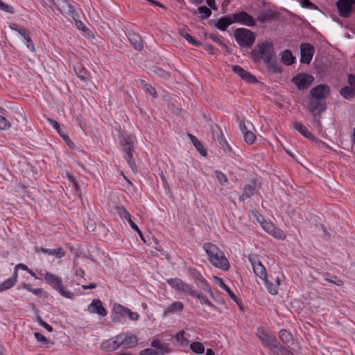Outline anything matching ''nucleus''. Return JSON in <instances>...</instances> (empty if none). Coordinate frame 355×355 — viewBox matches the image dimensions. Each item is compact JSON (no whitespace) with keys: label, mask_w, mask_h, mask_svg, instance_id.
I'll list each match as a JSON object with an SVG mask.
<instances>
[{"label":"nucleus","mask_w":355,"mask_h":355,"mask_svg":"<svg viewBox=\"0 0 355 355\" xmlns=\"http://www.w3.org/2000/svg\"><path fill=\"white\" fill-rule=\"evenodd\" d=\"M257 335L262 344L272 352L274 355H294L287 347L280 346L276 337L270 330L259 327L257 329Z\"/></svg>","instance_id":"1"},{"label":"nucleus","mask_w":355,"mask_h":355,"mask_svg":"<svg viewBox=\"0 0 355 355\" xmlns=\"http://www.w3.org/2000/svg\"><path fill=\"white\" fill-rule=\"evenodd\" d=\"M203 249L209 257L210 262L216 268L226 271L230 268L229 261L224 253L215 245L207 243L203 245Z\"/></svg>","instance_id":"2"},{"label":"nucleus","mask_w":355,"mask_h":355,"mask_svg":"<svg viewBox=\"0 0 355 355\" xmlns=\"http://www.w3.org/2000/svg\"><path fill=\"white\" fill-rule=\"evenodd\" d=\"M135 142V138L130 134L124 132L121 136L120 144L121 150L123 153V157L126 159L128 164L133 172L137 171V165L132 159L133 147Z\"/></svg>","instance_id":"3"},{"label":"nucleus","mask_w":355,"mask_h":355,"mask_svg":"<svg viewBox=\"0 0 355 355\" xmlns=\"http://www.w3.org/2000/svg\"><path fill=\"white\" fill-rule=\"evenodd\" d=\"M252 55L254 61L259 62L262 59L264 63H269L276 58L273 44L268 41L259 44L257 51H254Z\"/></svg>","instance_id":"4"},{"label":"nucleus","mask_w":355,"mask_h":355,"mask_svg":"<svg viewBox=\"0 0 355 355\" xmlns=\"http://www.w3.org/2000/svg\"><path fill=\"white\" fill-rule=\"evenodd\" d=\"M44 279L51 286L59 291L60 295L63 297L69 299L73 297V294L71 291L65 289L62 285V279L58 276L49 272H46L44 274Z\"/></svg>","instance_id":"5"},{"label":"nucleus","mask_w":355,"mask_h":355,"mask_svg":"<svg viewBox=\"0 0 355 355\" xmlns=\"http://www.w3.org/2000/svg\"><path fill=\"white\" fill-rule=\"evenodd\" d=\"M236 42L242 47L250 48L254 42L255 35L247 28H237L234 34Z\"/></svg>","instance_id":"6"},{"label":"nucleus","mask_w":355,"mask_h":355,"mask_svg":"<svg viewBox=\"0 0 355 355\" xmlns=\"http://www.w3.org/2000/svg\"><path fill=\"white\" fill-rule=\"evenodd\" d=\"M248 259L251 263L253 271L256 276L262 280L268 277V273L265 266L261 263V261L256 254H249Z\"/></svg>","instance_id":"7"},{"label":"nucleus","mask_w":355,"mask_h":355,"mask_svg":"<svg viewBox=\"0 0 355 355\" xmlns=\"http://www.w3.org/2000/svg\"><path fill=\"white\" fill-rule=\"evenodd\" d=\"M307 103V110L313 115V117L320 116V114L326 109L324 102L315 98H309Z\"/></svg>","instance_id":"8"},{"label":"nucleus","mask_w":355,"mask_h":355,"mask_svg":"<svg viewBox=\"0 0 355 355\" xmlns=\"http://www.w3.org/2000/svg\"><path fill=\"white\" fill-rule=\"evenodd\" d=\"M58 8V10L63 15L69 16L75 19L76 16L73 6L67 0H51Z\"/></svg>","instance_id":"9"},{"label":"nucleus","mask_w":355,"mask_h":355,"mask_svg":"<svg viewBox=\"0 0 355 355\" xmlns=\"http://www.w3.org/2000/svg\"><path fill=\"white\" fill-rule=\"evenodd\" d=\"M313 80V77L309 74L299 73L292 78L291 82L296 85L298 89H305L311 85Z\"/></svg>","instance_id":"10"},{"label":"nucleus","mask_w":355,"mask_h":355,"mask_svg":"<svg viewBox=\"0 0 355 355\" xmlns=\"http://www.w3.org/2000/svg\"><path fill=\"white\" fill-rule=\"evenodd\" d=\"M166 282L172 288L184 294L189 295L193 288L190 284L177 277L168 279L166 280Z\"/></svg>","instance_id":"11"},{"label":"nucleus","mask_w":355,"mask_h":355,"mask_svg":"<svg viewBox=\"0 0 355 355\" xmlns=\"http://www.w3.org/2000/svg\"><path fill=\"white\" fill-rule=\"evenodd\" d=\"M261 224L263 229L272 236L280 240L286 239L285 233L281 229L276 227L272 223L263 220L261 222Z\"/></svg>","instance_id":"12"},{"label":"nucleus","mask_w":355,"mask_h":355,"mask_svg":"<svg viewBox=\"0 0 355 355\" xmlns=\"http://www.w3.org/2000/svg\"><path fill=\"white\" fill-rule=\"evenodd\" d=\"M214 139L227 154H231L232 148L226 141L222 130L217 126L216 130H213Z\"/></svg>","instance_id":"13"},{"label":"nucleus","mask_w":355,"mask_h":355,"mask_svg":"<svg viewBox=\"0 0 355 355\" xmlns=\"http://www.w3.org/2000/svg\"><path fill=\"white\" fill-rule=\"evenodd\" d=\"M300 62L309 64L314 54V48L308 43H303L300 46Z\"/></svg>","instance_id":"14"},{"label":"nucleus","mask_w":355,"mask_h":355,"mask_svg":"<svg viewBox=\"0 0 355 355\" xmlns=\"http://www.w3.org/2000/svg\"><path fill=\"white\" fill-rule=\"evenodd\" d=\"M355 3V0H338L336 6L339 14L343 17H347L352 12V6Z\"/></svg>","instance_id":"15"},{"label":"nucleus","mask_w":355,"mask_h":355,"mask_svg":"<svg viewBox=\"0 0 355 355\" xmlns=\"http://www.w3.org/2000/svg\"><path fill=\"white\" fill-rule=\"evenodd\" d=\"M311 98H315L324 101L329 94V87L327 85L320 84L310 90Z\"/></svg>","instance_id":"16"},{"label":"nucleus","mask_w":355,"mask_h":355,"mask_svg":"<svg viewBox=\"0 0 355 355\" xmlns=\"http://www.w3.org/2000/svg\"><path fill=\"white\" fill-rule=\"evenodd\" d=\"M233 18L234 21L243 24L248 26H253L255 25L254 19L244 11L233 14Z\"/></svg>","instance_id":"17"},{"label":"nucleus","mask_w":355,"mask_h":355,"mask_svg":"<svg viewBox=\"0 0 355 355\" xmlns=\"http://www.w3.org/2000/svg\"><path fill=\"white\" fill-rule=\"evenodd\" d=\"M87 311L90 313H96L101 316H105L107 313L106 309L103 306L99 299H94L88 305Z\"/></svg>","instance_id":"18"},{"label":"nucleus","mask_w":355,"mask_h":355,"mask_svg":"<svg viewBox=\"0 0 355 355\" xmlns=\"http://www.w3.org/2000/svg\"><path fill=\"white\" fill-rule=\"evenodd\" d=\"M121 345L119 334L113 338L109 339L101 344V348L103 351L112 352L119 349Z\"/></svg>","instance_id":"19"},{"label":"nucleus","mask_w":355,"mask_h":355,"mask_svg":"<svg viewBox=\"0 0 355 355\" xmlns=\"http://www.w3.org/2000/svg\"><path fill=\"white\" fill-rule=\"evenodd\" d=\"M127 307L119 304H114L112 309V321L114 322H122L126 315Z\"/></svg>","instance_id":"20"},{"label":"nucleus","mask_w":355,"mask_h":355,"mask_svg":"<svg viewBox=\"0 0 355 355\" xmlns=\"http://www.w3.org/2000/svg\"><path fill=\"white\" fill-rule=\"evenodd\" d=\"M233 71L239 76L243 80L246 81L247 83H254L257 81L255 76L250 73L248 71H245L239 65H234L232 67Z\"/></svg>","instance_id":"21"},{"label":"nucleus","mask_w":355,"mask_h":355,"mask_svg":"<svg viewBox=\"0 0 355 355\" xmlns=\"http://www.w3.org/2000/svg\"><path fill=\"white\" fill-rule=\"evenodd\" d=\"M121 339V345L125 348L134 347L137 345V338L136 336L128 333H121L119 334V340Z\"/></svg>","instance_id":"22"},{"label":"nucleus","mask_w":355,"mask_h":355,"mask_svg":"<svg viewBox=\"0 0 355 355\" xmlns=\"http://www.w3.org/2000/svg\"><path fill=\"white\" fill-rule=\"evenodd\" d=\"M279 338L283 344L280 345V346L286 347L291 352L290 345L292 344L293 341L292 334L286 329H282L279 332Z\"/></svg>","instance_id":"23"},{"label":"nucleus","mask_w":355,"mask_h":355,"mask_svg":"<svg viewBox=\"0 0 355 355\" xmlns=\"http://www.w3.org/2000/svg\"><path fill=\"white\" fill-rule=\"evenodd\" d=\"M36 252H42L49 255L55 256L57 258H62L65 255V251L62 248H58L56 249H48L44 248H38L35 249Z\"/></svg>","instance_id":"24"},{"label":"nucleus","mask_w":355,"mask_h":355,"mask_svg":"<svg viewBox=\"0 0 355 355\" xmlns=\"http://www.w3.org/2000/svg\"><path fill=\"white\" fill-rule=\"evenodd\" d=\"M128 40L136 50L141 51L143 49V42L141 36L135 32L129 33Z\"/></svg>","instance_id":"25"},{"label":"nucleus","mask_w":355,"mask_h":355,"mask_svg":"<svg viewBox=\"0 0 355 355\" xmlns=\"http://www.w3.org/2000/svg\"><path fill=\"white\" fill-rule=\"evenodd\" d=\"M293 128L298 131L304 137L310 140H313L315 139L312 133L309 132V130L301 122L293 123Z\"/></svg>","instance_id":"26"},{"label":"nucleus","mask_w":355,"mask_h":355,"mask_svg":"<svg viewBox=\"0 0 355 355\" xmlns=\"http://www.w3.org/2000/svg\"><path fill=\"white\" fill-rule=\"evenodd\" d=\"M184 309V304L180 301H176L169 305L164 311V315L168 314H173L178 312H180Z\"/></svg>","instance_id":"27"},{"label":"nucleus","mask_w":355,"mask_h":355,"mask_svg":"<svg viewBox=\"0 0 355 355\" xmlns=\"http://www.w3.org/2000/svg\"><path fill=\"white\" fill-rule=\"evenodd\" d=\"M150 345L153 347L155 348V350L157 352H162V354L164 355L171 352L168 344L162 343L158 340H153Z\"/></svg>","instance_id":"28"},{"label":"nucleus","mask_w":355,"mask_h":355,"mask_svg":"<svg viewBox=\"0 0 355 355\" xmlns=\"http://www.w3.org/2000/svg\"><path fill=\"white\" fill-rule=\"evenodd\" d=\"M234 22V18L232 19L231 17L227 16L222 17L218 20L217 23L216 24V27L218 29L224 31L230 25L232 24Z\"/></svg>","instance_id":"29"},{"label":"nucleus","mask_w":355,"mask_h":355,"mask_svg":"<svg viewBox=\"0 0 355 355\" xmlns=\"http://www.w3.org/2000/svg\"><path fill=\"white\" fill-rule=\"evenodd\" d=\"M17 271L15 270L13 273V276L3 283L0 284V292L6 291L10 288H12L17 282Z\"/></svg>","instance_id":"30"},{"label":"nucleus","mask_w":355,"mask_h":355,"mask_svg":"<svg viewBox=\"0 0 355 355\" xmlns=\"http://www.w3.org/2000/svg\"><path fill=\"white\" fill-rule=\"evenodd\" d=\"M189 295L191 297L198 298L201 304H206L211 308L216 309V306L207 299L206 296L202 293H198L193 288Z\"/></svg>","instance_id":"31"},{"label":"nucleus","mask_w":355,"mask_h":355,"mask_svg":"<svg viewBox=\"0 0 355 355\" xmlns=\"http://www.w3.org/2000/svg\"><path fill=\"white\" fill-rule=\"evenodd\" d=\"M295 57L290 50H284L281 53V62L285 65H291L295 62Z\"/></svg>","instance_id":"32"},{"label":"nucleus","mask_w":355,"mask_h":355,"mask_svg":"<svg viewBox=\"0 0 355 355\" xmlns=\"http://www.w3.org/2000/svg\"><path fill=\"white\" fill-rule=\"evenodd\" d=\"M188 136L199 153L202 156L207 155V151L205 148H204L202 143L198 139V138L191 134H188Z\"/></svg>","instance_id":"33"},{"label":"nucleus","mask_w":355,"mask_h":355,"mask_svg":"<svg viewBox=\"0 0 355 355\" xmlns=\"http://www.w3.org/2000/svg\"><path fill=\"white\" fill-rule=\"evenodd\" d=\"M10 28L18 32L24 38V40L26 41L27 47L33 51L35 49L33 42L32 41L29 35L26 32V31L21 28H13L12 26Z\"/></svg>","instance_id":"34"},{"label":"nucleus","mask_w":355,"mask_h":355,"mask_svg":"<svg viewBox=\"0 0 355 355\" xmlns=\"http://www.w3.org/2000/svg\"><path fill=\"white\" fill-rule=\"evenodd\" d=\"M340 94L345 99L350 100L355 97V89L351 87L345 86L340 89Z\"/></svg>","instance_id":"35"},{"label":"nucleus","mask_w":355,"mask_h":355,"mask_svg":"<svg viewBox=\"0 0 355 355\" xmlns=\"http://www.w3.org/2000/svg\"><path fill=\"white\" fill-rule=\"evenodd\" d=\"M254 193V187L252 185H245L243 188V191L241 196H239V200L243 201L245 199L250 198Z\"/></svg>","instance_id":"36"},{"label":"nucleus","mask_w":355,"mask_h":355,"mask_svg":"<svg viewBox=\"0 0 355 355\" xmlns=\"http://www.w3.org/2000/svg\"><path fill=\"white\" fill-rule=\"evenodd\" d=\"M74 71L76 76L82 80L86 81L88 80V73L85 68L82 66H74L73 67Z\"/></svg>","instance_id":"37"},{"label":"nucleus","mask_w":355,"mask_h":355,"mask_svg":"<svg viewBox=\"0 0 355 355\" xmlns=\"http://www.w3.org/2000/svg\"><path fill=\"white\" fill-rule=\"evenodd\" d=\"M216 283L225 291H226L229 295V296L234 301L237 302V297L236 295L230 290V288L223 282V279L215 277Z\"/></svg>","instance_id":"38"},{"label":"nucleus","mask_w":355,"mask_h":355,"mask_svg":"<svg viewBox=\"0 0 355 355\" xmlns=\"http://www.w3.org/2000/svg\"><path fill=\"white\" fill-rule=\"evenodd\" d=\"M190 349L192 352L198 354H202L205 352L204 345L200 342H192L190 344Z\"/></svg>","instance_id":"39"},{"label":"nucleus","mask_w":355,"mask_h":355,"mask_svg":"<svg viewBox=\"0 0 355 355\" xmlns=\"http://www.w3.org/2000/svg\"><path fill=\"white\" fill-rule=\"evenodd\" d=\"M140 85L146 92H148L153 98L157 97V92L155 91V89L153 87H152L151 85L147 83L144 80H141Z\"/></svg>","instance_id":"40"},{"label":"nucleus","mask_w":355,"mask_h":355,"mask_svg":"<svg viewBox=\"0 0 355 355\" xmlns=\"http://www.w3.org/2000/svg\"><path fill=\"white\" fill-rule=\"evenodd\" d=\"M265 64L267 66L268 69L273 73H279L282 71L280 67L277 62L276 58L274 60H271L269 63H265Z\"/></svg>","instance_id":"41"},{"label":"nucleus","mask_w":355,"mask_h":355,"mask_svg":"<svg viewBox=\"0 0 355 355\" xmlns=\"http://www.w3.org/2000/svg\"><path fill=\"white\" fill-rule=\"evenodd\" d=\"M264 282V284L268 290V291L272 294V295H276L278 293V288L277 285H275L274 284L270 282L266 277V279H263Z\"/></svg>","instance_id":"42"},{"label":"nucleus","mask_w":355,"mask_h":355,"mask_svg":"<svg viewBox=\"0 0 355 355\" xmlns=\"http://www.w3.org/2000/svg\"><path fill=\"white\" fill-rule=\"evenodd\" d=\"M190 274H191V277H193V279L196 282H200V283H205V279L196 270H191Z\"/></svg>","instance_id":"43"},{"label":"nucleus","mask_w":355,"mask_h":355,"mask_svg":"<svg viewBox=\"0 0 355 355\" xmlns=\"http://www.w3.org/2000/svg\"><path fill=\"white\" fill-rule=\"evenodd\" d=\"M243 135L245 141L250 144H253L256 139L255 135L251 131L245 132V133L243 134Z\"/></svg>","instance_id":"44"},{"label":"nucleus","mask_w":355,"mask_h":355,"mask_svg":"<svg viewBox=\"0 0 355 355\" xmlns=\"http://www.w3.org/2000/svg\"><path fill=\"white\" fill-rule=\"evenodd\" d=\"M215 175L217 180L219 182L220 184L224 185L227 182V178L223 173L219 171H216Z\"/></svg>","instance_id":"45"},{"label":"nucleus","mask_w":355,"mask_h":355,"mask_svg":"<svg viewBox=\"0 0 355 355\" xmlns=\"http://www.w3.org/2000/svg\"><path fill=\"white\" fill-rule=\"evenodd\" d=\"M181 35L184 39H186L190 44H193V46H199L201 44L200 42L197 41L189 33H181Z\"/></svg>","instance_id":"46"},{"label":"nucleus","mask_w":355,"mask_h":355,"mask_svg":"<svg viewBox=\"0 0 355 355\" xmlns=\"http://www.w3.org/2000/svg\"><path fill=\"white\" fill-rule=\"evenodd\" d=\"M199 14L201 15L202 17L207 18L211 14V11L205 6H201L198 8Z\"/></svg>","instance_id":"47"},{"label":"nucleus","mask_w":355,"mask_h":355,"mask_svg":"<svg viewBox=\"0 0 355 355\" xmlns=\"http://www.w3.org/2000/svg\"><path fill=\"white\" fill-rule=\"evenodd\" d=\"M140 355H164L162 352H157L152 348H147L140 352Z\"/></svg>","instance_id":"48"},{"label":"nucleus","mask_w":355,"mask_h":355,"mask_svg":"<svg viewBox=\"0 0 355 355\" xmlns=\"http://www.w3.org/2000/svg\"><path fill=\"white\" fill-rule=\"evenodd\" d=\"M119 214L121 218L125 219L127 221L130 220L131 216L125 207L119 208Z\"/></svg>","instance_id":"49"},{"label":"nucleus","mask_w":355,"mask_h":355,"mask_svg":"<svg viewBox=\"0 0 355 355\" xmlns=\"http://www.w3.org/2000/svg\"><path fill=\"white\" fill-rule=\"evenodd\" d=\"M272 17L273 15L270 12H266L259 16L258 20L261 23H265L270 20Z\"/></svg>","instance_id":"50"},{"label":"nucleus","mask_w":355,"mask_h":355,"mask_svg":"<svg viewBox=\"0 0 355 355\" xmlns=\"http://www.w3.org/2000/svg\"><path fill=\"white\" fill-rule=\"evenodd\" d=\"M23 288H25L26 290L28 291L29 292L33 293L35 295H39L42 294V288H33L28 284H24L23 285Z\"/></svg>","instance_id":"51"},{"label":"nucleus","mask_w":355,"mask_h":355,"mask_svg":"<svg viewBox=\"0 0 355 355\" xmlns=\"http://www.w3.org/2000/svg\"><path fill=\"white\" fill-rule=\"evenodd\" d=\"M10 126V122L3 116H0V130H6Z\"/></svg>","instance_id":"52"},{"label":"nucleus","mask_w":355,"mask_h":355,"mask_svg":"<svg viewBox=\"0 0 355 355\" xmlns=\"http://www.w3.org/2000/svg\"><path fill=\"white\" fill-rule=\"evenodd\" d=\"M153 72L157 74V76L164 78H167L169 76V73L162 69L159 67H154L153 68Z\"/></svg>","instance_id":"53"},{"label":"nucleus","mask_w":355,"mask_h":355,"mask_svg":"<svg viewBox=\"0 0 355 355\" xmlns=\"http://www.w3.org/2000/svg\"><path fill=\"white\" fill-rule=\"evenodd\" d=\"M301 6L303 8L311 9V10H315L318 8L317 6H315L314 3L311 2L309 0H303L301 1Z\"/></svg>","instance_id":"54"},{"label":"nucleus","mask_w":355,"mask_h":355,"mask_svg":"<svg viewBox=\"0 0 355 355\" xmlns=\"http://www.w3.org/2000/svg\"><path fill=\"white\" fill-rule=\"evenodd\" d=\"M0 9L8 13H13L14 8L9 5L4 3L1 1H0Z\"/></svg>","instance_id":"55"},{"label":"nucleus","mask_w":355,"mask_h":355,"mask_svg":"<svg viewBox=\"0 0 355 355\" xmlns=\"http://www.w3.org/2000/svg\"><path fill=\"white\" fill-rule=\"evenodd\" d=\"M126 315L128 316L131 320L136 321L139 319V316L137 313L132 311L130 309L127 308Z\"/></svg>","instance_id":"56"},{"label":"nucleus","mask_w":355,"mask_h":355,"mask_svg":"<svg viewBox=\"0 0 355 355\" xmlns=\"http://www.w3.org/2000/svg\"><path fill=\"white\" fill-rule=\"evenodd\" d=\"M205 50L208 51L209 53L212 55H218L219 53V50L214 46H213L210 44H205Z\"/></svg>","instance_id":"57"},{"label":"nucleus","mask_w":355,"mask_h":355,"mask_svg":"<svg viewBox=\"0 0 355 355\" xmlns=\"http://www.w3.org/2000/svg\"><path fill=\"white\" fill-rule=\"evenodd\" d=\"M34 336H35V338H36V340L38 341V342H40L43 344H47L48 343V340L47 338L43 336L42 334L38 333V332H35L34 334Z\"/></svg>","instance_id":"58"},{"label":"nucleus","mask_w":355,"mask_h":355,"mask_svg":"<svg viewBox=\"0 0 355 355\" xmlns=\"http://www.w3.org/2000/svg\"><path fill=\"white\" fill-rule=\"evenodd\" d=\"M202 288L209 293L211 298L215 299L214 293L212 292L210 286H209L207 282L205 280V283H202Z\"/></svg>","instance_id":"59"},{"label":"nucleus","mask_w":355,"mask_h":355,"mask_svg":"<svg viewBox=\"0 0 355 355\" xmlns=\"http://www.w3.org/2000/svg\"><path fill=\"white\" fill-rule=\"evenodd\" d=\"M48 121L57 130V132L60 135H61L60 130V124H59V123H58L55 120H53L52 119H50V118L48 119Z\"/></svg>","instance_id":"60"},{"label":"nucleus","mask_w":355,"mask_h":355,"mask_svg":"<svg viewBox=\"0 0 355 355\" xmlns=\"http://www.w3.org/2000/svg\"><path fill=\"white\" fill-rule=\"evenodd\" d=\"M347 83L349 84V87H351L355 89V76L352 74H349L347 76Z\"/></svg>","instance_id":"61"},{"label":"nucleus","mask_w":355,"mask_h":355,"mask_svg":"<svg viewBox=\"0 0 355 355\" xmlns=\"http://www.w3.org/2000/svg\"><path fill=\"white\" fill-rule=\"evenodd\" d=\"M325 280L331 283H333L337 286H342L343 284V281L340 279H338L337 277H334V279L326 278Z\"/></svg>","instance_id":"62"},{"label":"nucleus","mask_w":355,"mask_h":355,"mask_svg":"<svg viewBox=\"0 0 355 355\" xmlns=\"http://www.w3.org/2000/svg\"><path fill=\"white\" fill-rule=\"evenodd\" d=\"M128 223L130 224V227L136 231L139 234H141V231L139 228V227L132 221V218H130V220H128Z\"/></svg>","instance_id":"63"},{"label":"nucleus","mask_w":355,"mask_h":355,"mask_svg":"<svg viewBox=\"0 0 355 355\" xmlns=\"http://www.w3.org/2000/svg\"><path fill=\"white\" fill-rule=\"evenodd\" d=\"M209 37L211 38L214 42L218 45L222 44V40L216 35L209 34Z\"/></svg>","instance_id":"64"}]
</instances>
